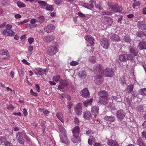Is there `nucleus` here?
<instances>
[{
    "instance_id": "a19ab883",
    "label": "nucleus",
    "mask_w": 146,
    "mask_h": 146,
    "mask_svg": "<svg viewBox=\"0 0 146 146\" xmlns=\"http://www.w3.org/2000/svg\"><path fill=\"white\" fill-rule=\"evenodd\" d=\"M37 22L40 23H42L44 21V18L43 16H40L37 19Z\"/></svg>"
},
{
    "instance_id": "79ce46f5",
    "label": "nucleus",
    "mask_w": 146,
    "mask_h": 146,
    "mask_svg": "<svg viewBox=\"0 0 146 146\" xmlns=\"http://www.w3.org/2000/svg\"><path fill=\"white\" fill-rule=\"evenodd\" d=\"M37 3L40 6L42 7H46L47 5V4L45 1L40 0H39L37 1Z\"/></svg>"
},
{
    "instance_id": "c85d7f7f",
    "label": "nucleus",
    "mask_w": 146,
    "mask_h": 146,
    "mask_svg": "<svg viewBox=\"0 0 146 146\" xmlns=\"http://www.w3.org/2000/svg\"><path fill=\"white\" fill-rule=\"evenodd\" d=\"M99 101L100 103L104 105L106 104L108 102V97L103 98H99Z\"/></svg>"
},
{
    "instance_id": "f03ea898",
    "label": "nucleus",
    "mask_w": 146,
    "mask_h": 146,
    "mask_svg": "<svg viewBox=\"0 0 146 146\" xmlns=\"http://www.w3.org/2000/svg\"><path fill=\"white\" fill-rule=\"evenodd\" d=\"M108 6L112 11L116 13H121L123 10L122 7L117 4H111L109 3Z\"/></svg>"
},
{
    "instance_id": "2eb2a0df",
    "label": "nucleus",
    "mask_w": 146,
    "mask_h": 146,
    "mask_svg": "<svg viewBox=\"0 0 146 146\" xmlns=\"http://www.w3.org/2000/svg\"><path fill=\"white\" fill-rule=\"evenodd\" d=\"M99 108L98 106H93L92 107L91 113L94 117L96 118L99 113Z\"/></svg>"
},
{
    "instance_id": "3c124183",
    "label": "nucleus",
    "mask_w": 146,
    "mask_h": 146,
    "mask_svg": "<svg viewBox=\"0 0 146 146\" xmlns=\"http://www.w3.org/2000/svg\"><path fill=\"white\" fill-rule=\"evenodd\" d=\"M60 78V76L59 75L55 76L53 77V80L55 82H58Z\"/></svg>"
},
{
    "instance_id": "4d7b16f0",
    "label": "nucleus",
    "mask_w": 146,
    "mask_h": 146,
    "mask_svg": "<svg viewBox=\"0 0 146 146\" xmlns=\"http://www.w3.org/2000/svg\"><path fill=\"white\" fill-rule=\"evenodd\" d=\"M79 64V63L75 61H72L70 62V65L71 66H75L76 65H78Z\"/></svg>"
},
{
    "instance_id": "c756f323",
    "label": "nucleus",
    "mask_w": 146,
    "mask_h": 146,
    "mask_svg": "<svg viewBox=\"0 0 146 146\" xmlns=\"http://www.w3.org/2000/svg\"><path fill=\"white\" fill-rule=\"evenodd\" d=\"M85 39L89 42L91 45L93 44L94 43V39L92 37L89 35H87L85 37Z\"/></svg>"
},
{
    "instance_id": "20e7f679",
    "label": "nucleus",
    "mask_w": 146,
    "mask_h": 146,
    "mask_svg": "<svg viewBox=\"0 0 146 146\" xmlns=\"http://www.w3.org/2000/svg\"><path fill=\"white\" fill-rule=\"evenodd\" d=\"M104 68L102 65L98 64L94 66L93 67L94 72L95 74H99L100 72V74H103Z\"/></svg>"
},
{
    "instance_id": "338daca9",
    "label": "nucleus",
    "mask_w": 146,
    "mask_h": 146,
    "mask_svg": "<svg viewBox=\"0 0 146 146\" xmlns=\"http://www.w3.org/2000/svg\"><path fill=\"white\" fill-rule=\"evenodd\" d=\"M137 110L139 111H141L144 110L143 107L141 106H139L137 108Z\"/></svg>"
},
{
    "instance_id": "9b49d317",
    "label": "nucleus",
    "mask_w": 146,
    "mask_h": 146,
    "mask_svg": "<svg viewBox=\"0 0 146 146\" xmlns=\"http://www.w3.org/2000/svg\"><path fill=\"white\" fill-rule=\"evenodd\" d=\"M103 74H100V72L99 74H97L94 76V81L95 83L98 84H100L103 81L102 78Z\"/></svg>"
},
{
    "instance_id": "774afa93",
    "label": "nucleus",
    "mask_w": 146,
    "mask_h": 146,
    "mask_svg": "<svg viewBox=\"0 0 146 146\" xmlns=\"http://www.w3.org/2000/svg\"><path fill=\"white\" fill-rule=\"evenodd\" d=\"M141 126L143 129H146V121L142 124Z\"/></svg>"
},
{
    "instance_id": "f8f14e48",
    "label": "nucleus",
    "mask_w": 146,
    "mask_h": 146,
    "mask_svg": "<svg viewBox=\"0 0 146 146\" xmlns=\"http://www.w3.org/2000/svg\"><path fill=\"white\" fill-rule=\"evenodd\" d=\"M82 106L80 103H78L75 108V111L76 113L78 115H81L82 110Z\"/></svg>"
},
{
    "instance_id": "f3484780",
    "label": "nucleus",
    "mask_w": 146,
    "mask_h": 146,
    "mask_svg": "<svg viewBox=\"0 0 146 146\" xmlns=\"http://www.w3.org/2000/svg\"><path fill=\"white\" fill-rule=\"evenodd\" d=\"M54 29V26L53 25H50L47 26L44 28V30L45 32L50 33L53 32Z\"/></svg>"
},
{
    "instance_id": "c03bdc74",
    "label": "nucleus",
    "mask_w": 146,
    "mask_h": 146,
    "mask_svg": "<svg viewBox=\"0 0 146 146\" xmlns=\"http://www.w3.org/2000/svg\"><path fill=\"white\" fill-rule=\"evenodd\" d=\"M133 2L134 3L133 4L132 6L134 9H135L136 7L139 6L141 4L140 2L139 1H137L136 0Z\"/></svg>"
},
{
    "instance_id": "f257e3e1",
    "label": "nucleus",
    "mask_w": 146,
    "mask_h": 146,
    "mask_svg": "<svg viewBox=\"0 0 146 146\" xmlns=\"http://www.w3.org/2000/svg\"><path fill=\"white\" fill-rule=\"evenodd\" d=\"M119 59L121 62H125L128 60L131 62H135L134 58L131 54H122L119 55Z\"/></svg>"
},
{
    "instance_id": "8fccbe9b",
    "label": "nucleus",
    "mask_w": 146,
    "mask_h": 146,
    "mask_svg": "<svg viewBox=\"0 0 146 146\" xmlns=\"http://www.w3.org/2000/svg\"><path fill=\"white\" fill-rule=\"evenodd\" d=\"M62 1L63 0H56L54 2L57 5L59 6L60 5V4H62Z\"/></svg>"
},
{
    "instance_id": "ddd939ff",
    "label": "nucleus",
    "mask_w": 146,
    "mask_h": 146,
    "mask_svg": "<svg viewBox=\"0 0 146 146\" xmlns=\"http://www.w3.org/2000/svg\"><path fill=\"white\" fill-rule=\"evenodd\" d=\"M102 20L104 23L108 24L109 25H111L113 23L112 19L110 17L106 16H102Z\"/></svg>"
},
{
    "instance_id": "a18cd8bd",
    "label": "nucleus",
    "mask_w": 146,
    "mask_h": 146,
    "mask_svg": "<svg viewBox=\"0 0 146 146\" xmlns=\"http://www.w3.org/2000/svg\"><path fill=\"white\" fill-rule=\"evenodd\" d=\"M17 4L18 7L19 8L24 7H25V5L21 2L18 1L17 3Z\"/></svg>"
},
{
    "instance_id": "0eeeda50",
    "label": "nucleus",
    "mask_w": 146,
    "mask_h": 146,
    "mask_svg": "<svg viewBox=\"0 0 146 146\" xmlns=\"http://www.w3.org/2000/svg\"><path fill=\"white\" fill-rule=\"evenodd\" d=\"M23 133L20 131L17 132L16 134V139L19 143L23 144L25 143V140L23 138Z\"/></svg>"
},
{
    "instance_id": "052dcab7",
    "label": "nucleus",
    "mask_w": 146,
    "mask_h": 146,
    "mask_svg": "<svg viewBox=\"0 0 146 146\" xmlns=\"http://www.w3.org/2000/svg\"><path fill=\"white\" fill-rule=\"evenodd\" d=\"M7 108L10 110H12L14 108V107L11 104H9L7 106Z\"/></svg>"
},
{
    "instance_id": "69168bd1",
    "label": "nucleus",
    "mask_w": 146,
    "mask_h": 146,
    "mask_svg": "<svg viewBox=\"0 0 146 146\" xmlns=\"http://www.w3.org/2000/svg\"><path fill=\"white\" fill-rule=\"evenodd\" d=\"M22 62L26 65H29L30 64V63L28 62L27 60L25 59H23L22 60Z\"/></svg>"
},
{
    "instance_id": "5701e85b",
    "label": "nucleus",
    "mask_w": 146,
    "mask_h": 146,
    "mask_svg": "<svg viewBox=\"0 0 146 146\" xmlns=\"http://www.w3.org/2000/svg\"><path fill=\"white\" fill-rule=\"evenodd\" d=\"M0 140L1 141L2 143H3L5 146H12V144L6 140V138L5 137H1Z\"/></svg>"
},
{
    "instance_id": "393cba45",
    "label": "nucleus",
    "mask_w": 146,
    "mask_h": 146,
    "mask_svg": "<svg viewBox=\"0 0 146 146\" xmlns=\"http://www.w3.org/2000/svg\"><path fill=\"white\" fill-rule=\"evenodd\" d=\"M3 33L6 36H13L15 35V33L12 30H5L3 31Z\"/></svg>"
},
{
    "instance_id": "c9c22d12",
    "label": "nucleus",
    "mask_w": 146,
    "mask_h": 146,
    "mask_svg": "<svg viewBox=\"0 0 146 146\" xmlns=\"http://www.w3.org/2000/svg\"><path fill=\"white\" fill-rule=\"evenodd\" d=\"M78 75L79 77L82 79H84L86 76V72L84 71H80Z\"/></svg>"
},
{
    "instance_id": "39448f33",
    "label": "nucleus",
    "mask_w": 146,
    "mask_h": 146,
    "mask_svg": "<svg viewBox=\"0 0 146 146\" xmlns=\"http://www.w3.org/2000/svg\"><path fill=\"white\" fill-rule=\"evenodd\" d=\"M114 74V72L111 68H107L104 70L103 72V75L105 76L111 77Z\"/></svg>"
},
{
    "instance_id": "473e14b6",
    "label": "nucleus",
    "mask_w": 146,
    "mask_h": 146,
    "mask_svg": "<svg viewBox=\"0 0 146 146\" xmlns=\"http://www.w3.org/2000/svg\"><path fill=\"white\" fill-rule=\"evenodd\" d=\"M99 98H104L105 97H108V94L107 92L105 91H101L98 93Z\"/></svg>"
},
{
    "instance_id": "5fc2aeb1",
    "label": "nucleus",
    "mask_w": 146,
    "mask_h": 146,
    "mask_svg": "<svg viewBox=\"0 0 146 146\" xmlns=\"http://www.w3.org/2000/svg\"><path fill=\"white\" fill-rule=\"evenodd\" d=\"M141 135L142 138H145L146 140V131L145 130L141 132Z\"/></svg>"
},
{
    "instance_id": "f704fd0d",
    "label": "nucleus",
    "mask_w": 146,
    "mask_h": 146,
    "mask_svg": "<svg viewBox=\"0 0 146 146\" xmlns=\"http://www.w3.org/2000/svg\"><path fill=\"white\" fill-rule=\"evenodd\" d=\"M83 7L88 9L92 10L94 6L93 3L91 2L89 4L85 3L83 5Z\"/></svg>"
},
{
    "instance_id": "cd10ccee",
    "label": "nucleus",
    "mask_w": 146,
    "mask_h": 146,
    "mask_svg": "<svg viewBox=\"0 0 146 146\" xmlns=\"http://www.w3.org/2000/svg\"><path fill=\"white\" fill-rule=\"evenodd\" d=\"M110 38L111 40L115 42H118L120 40L119 36L116 34H112L110 36Z\"/></svg>"
},
{
    "instance_id": "dca6fc26",
    "label": "nucleus",
    "mask_w": 146,
    "mask_h": 146,
    "mask_svg": "<svg viewBox=\"0 0 146 146\" xmlns=\"http://www.w3.org/2000/svg\"><path fill=\"white\" fill-rule=\"evenodd\" d=\"M80 93L81 95L84 98H89L90 97L89 91L87 88H85L81 90Z\"/></svg>"
},
{
    "instance_id": "bb28decb",
    "label": "nucleus",
    "mask_w": 146,
    "mask_h": 146,
    "mask_svg": "<svg viewBox=\"0 0 146 146\" xmlns=\"http://www.w3.org/2000/svg\"><path fill=\"white\" fill-rule=\"evenodd\" d=\"M107 143L109 146H119L118 143L112 139H109Z\"/></svg>"
},
{
    "instance_id": "1a4fd4ad",
    "label": "nucleus",
    "mask_w": 146,
    "mask_h": 146,
    "mask_svg": "<svg viewBox=\"0 0 146 146\" xmlns=\"http://www.w3.org/2000/svg\"><path fill=\"white\" fill-rule=\"evenodd\" d=\"M34 70L35 74H39L40 75H42L44 74L46 75V73L47 71L46 69H42L41 68H35Z\"/></svg>"
},
{
    "instance_id": "2f4dec72",
    "label": "nucleus",
    "mask_w": 146,
    "mask_h": 146,
    "mask_svg": "<svg viewBox=\"0 0 146 146\" xmlns=\"http://www.w3.org/2000/svg\"><path fill=\"white\" fill-rule=\"evenodd\" d=\"M129 52L134 56H136L138 55V52L137 50H135L133 47H129Z\"/></svg>"
},
{
    "instance_id": "e2e57ef3",
    "label": "nucleus",
    "mask_w": 146,
    "mask_h": 146,
    "mask_svg": "<svg viewBox=\"0 0 146 146\" xmlns=\"http://www.w3.org/2000/svg\"><path fill=\"white\" fill-rule=\"evenodd\" d=\"M78 15L80 17L83 18V17H86L85 15L81 12H78Z\"/></svg>"
},
{
    "instance_id": "864d4df0",
    "label": "nucleus",
    "mask_w": 146,
    "mask_h": 146,
    "mask_svg": "<svg viewBox=\"0 0 146 146\" xmlns=\"http://www.w3.org/2000/svg\"><path fill=\"white\" fill-rule=\"evenodd\" d=\"M6 29L5 30H11V29L12 28V26L11 25L7 24L5 26Z\"/></svg>"
},
{
    "instance_id": "6e6d98bb",
    "label": "nucleus",
    "mask_w": 146,
    "mask_h": 146,
    "mask_svg": "<svg viewBox=\"0 0 146 146\" xmlns=\"http://www.w3.org/2000/svg\"><path fill=\"white\" fill-rule=\"evenodd\" d=\"M111 12H102L101 14L103 15H110L111 14Z\"/></svg>"
},
{
    "instance_id": "49530a36",
    "label": "nucleus",
    "mask_w": 146,
    "mask_h": 146,
    "mask_svg": "<svg viewBox=\"0 0 146 146\" xmlns=\"http://www.w3.org/2000/svg\"><path fill=\"white\" fill-rule=\"evenodd\" d=\"M46 7L45 8V9L46 10L52 11L54 9L52 5H49L48 4H47V5L46 6Z\"/></svg>"
},
{
    "instance_id": "4468645a",
    "label": "nucleus",
    "mask_w": 146,
    "mask_h": 146,
    "mask_svg": "<svg viewBox=\"0 0 146 146\" xmlns=\"http://www.w3.org/2000/svg\"><path fill=\"white\" fill-rule=\"evenodd\" d=\"M125 112L123 110H120L117 111L116 116L120 120H121L125 117Z\"/></svg>"
},
{
    "instance_id": "7ed1b4c3",
    "label": "nucleus",
    "mask_w": 146,
    "mask_h": 146,
    "mask_svg": "<svg viewBox=\"0 0 146 146\" xmlns=\"http://www.w3.org/2000/svg\"><path fill=\"white\" fill-rule=\"evenodd\" d=\"M62 128H63L62 131H61L62 132L61 134L60 135V139L62 142L68 145L70 143V142L67 137L66 131L63 127Z\"/></svg>"
},
{
    "instance_id": "13d9d810",
    "label": "nucleus",
    "mask_w": 146,
    "mask_h": 146,
    "mask_svg": "<svg viewBox=\"0 0 146 146\" xmlns=\"http://www.w3.org/2000/svg\"><path fill=\"white\" fill-rule=\"evenodd\" d=\"M68 109H70L73 106V104L71 102L69 101L68 102Z\"/></svg>"
},
{
    "instance_id": "0e129e2a",
    "label": "nucleus",
    "mask_w": 146,
    "mask_h": 146,
    "mask_svg": "<svg viewBox=\"0 0 146 146\" xmlns=\"http://www.w3.org/2000/svg\"><path fill=\"white\" fill-rule=\"evenodd\" d=\"M36 22H37V20L35 19H31L30 21L32 25L34 24Z\"/></svg>"
},
{
    "instance_id": "423d86ee",
    "label": "nucleus",
    "mask_w": 146,
    "mask_h": 146,
    "mask_svg": "<svg viewBox=\"0 0 146 146\" xmlns=\"http://www.w3.org/2000/svg\"><path fill=\"white\" fill-rule=\"evenodd\" d=\"M138 28L143 31H146V22L144 21H138L137 23Z\"/></svg>"
},
{
    "instance_id": "aec40b11",
    "label": "nucleus",
    "mask_w": 146,
    "mask_h": 146,
    "mask_svg": "<svg viewBox=\"0 0 146 146\" xmlns=\"http://www.w3.org/2000/svg\"><path fill=\"white\" fill-rule=\"evenodd\" d=\"M83 117L85 119L88 120L91 119L92 118L91 113L87 110L84 112Z\"/></svg>"
},
{
    "instance_id": "680f3d73",
    "label": "nucleus",
    "mask_w": 146,
    "mask_h": 146,
    "mask_svg": "<svg viewBox=\"0 0 146 146\" xmlns=\"http://www.w3.org/2000/svg\"><path fill=\"white\" fill-rule=\"evenodd\" d=\"M29 21L28 19H25L23 21H20L18 23L19 24H23V23H27Z\"/></svg>"
},
{
    "instance_id": "4c0bfd02",
    "label": "nucleus",
    "mask_w": 146,
    "mask_h": 146,
    "mask_svg": "<svg viewBox=\"0 0 146 146\" xmlns=\"http://www.w3.org/2000/svg\"><path fill=\"white\" fill-rule=\"evenodd\" d=\"M56 116L58 118L62 123L64 122V120L63 119V115L62 113H58L56 114Z\"/></svg>"
},
{
    "instance_id": "6ab92c4d",
    "label": "nucleus",
    "mask_w": 146,
    "mask_h": 146,
    "mask_svg": "<svg viewBox=\"0 0 146 146\" xmlns=\"http://www.w3.org/2000/svg\"><path fill=\"white\" fill-rule=\"evenodd\" d=\"M138 48L140 50L146 49V42L141 40L139 42Z\"/></svg>"
},
{
    "instance_id": "7c9ffc66",
    "label": "nucleus",
    "mask_w": 146,
    "mask_h": 146,
    "mask_svg": "<svg viewBox=\"0 0 146 146\" xmlns=\"http://www.w3.org/2000/svg\"><path fill=\"white\" fill-rule=\"evenodd\" d=\"M54 38L55 37L53 35H48L44 38V39L47 42H50L54 40Z\"/></svg>"
},
{
    "instance_id": "a878e982",
    "label": "nucleus",
    "mask_w": 146,
    "mask_h": 146,
    "mask_svg": "<svg viewBox=\"0 0 146 146\" xmlns=\"http://www.w3.org/2000/svg\"><path fill=\"white\" fill-rule=\"evenodd\" d=\"M104 119L110 122H113L115 120V117L113 116H107L104 117Z\"/></svg>"
},
{
    "instance_id": "37998d69",
    "label": "nucleus",
    "mask_w": 146,
    "mask_h": 146,
    "mask_svg": "<svg viewBox=\"0 0 146 146\" xmlns=\"http://www.w3.org/2000/svg\"><path fill=\"white\" fill-rule=\"evenodd\" d=\"M139 93L142 95H146V88L142 89L139 90Z\"/></svg>"
},
{
    "instance_id": "58836bf2",
    "label": "nucleus",
    "mask_w": 146,
    "mask_h": 146,
    "mask_svg": "<svg viewBox=\"0 0 146 146\" xmlns=\"http://www.w3.org/2000/svg\"><path fill=\"white\" fill-rule=\"evenodd\" d=\"M133 88V84H130L127 86L126 90L128 92V93H130L132 92Z\"/></svg>"
},
{
    "instance_id": "412c9836",
    "label": "nucleus",
    "mask_w": 146,
    "mask_h": 146,
    "mask_svg": "<svg viewBox=\"0 0 146 146\" xmlns=\"http://www.w3.org/2000/svg\"><path fill=\"white\" fill-rule=\"evenodd\" d=\"M60 85H59L58 88L61 90L64 89V87L67 86L68 85V82L65 80H62L60 82Z\"/></svg>"
},
{
    "instance_id": "9d476101",
    "label": "nucleus",
    "mask_w": 146,
    "mask_h": 146,
    "mask_svg": "<svg viewBox=\"0 0 146 146\" xmlns=\"http://www.w3.org/2000/svg\"><path fill=\"white\" fill-rule=\"evenodd\" d=\"M101 45L103 48L105 49H108L110 45L109 40L106 38H102L101 41Z\"/></svg>"
},
{
    "instance_id": "6e6552de",
    "label": "nucleus",
    "mask_w": 146,
    "mask_h": 146,
    "mask_svg": "<svg viewBox=\"0 0 146 146\" xmlns=\"http://www.w3.org/2000/svg\"><path fill=\"white\" fill-rule=\"evenodd\" d=\"M58 51L57 48L54 46H50L48 48L47 52L50 55H53Z\"/></svg>"
},
{
    "instance_id": "ea45409f",
    "label": "nucleus",
    "mask_w": 146,
    "mask_h": 146,
    "mask_svg": "<svg viewBox=\"0 0 146 146\" xmlns=\"http://www.w3.org/2000/svg\"><path fill=\"white\" fill-rule=\"evenodd\" d=\"M0 55H8V51L7 50L5 49L2 50L0 51Z\"/></svg>"
},
{
    "instance_id": "a211bd4d",
    "label": "nucleus",
    "mask_w": 146,
    "mask_h": 146,
    "mask_svg": "<svg viewBox=\"0 0 146 146\" xmlns=\"http://www.w3.org/2000/svg\"><path fill=\"white\" fill-rule=\"evenodd\" d=\"M71 141L74 143H80L81 140L79 135H73V136L71 138Z\"/></svg>"
},
{
    "instance_id": "72a5a7b5",
    "label": "nucleus",
    "mask_w": 146,
    "mask_h": 146,
    "mask_svg": "<svg viewBox=\"0 0 146 146\" xmlns=\"http://www.w3.org/2000/svg\"><path fill=\"white\" fill-rule=\"evenodd\" d=\"M80 128L79 126H76L74 127L72 130L73 135H79Z\"/></svg>"
},
{
    "instance_id": "de8ad7c7",
    "label": "nucleus",
    "mask_w": 146,
    "mask_h": 146,
    "mask_svg": "<svg viewBox=\"0 0 146 146\" xmlns=\"http://www.w3.org/2000/svg\"><path fill=\"white\" fill-rule=\"evenodd\" d=\"M126 102L127 105L128 106H130L131 105V99L128 97L126 98Z\"/></svg>"
},
{
    "instance_id": "09e8293b",
    "label": "nucleus",
    "mask_w": 146,
    "mask_h": 146,
    "mask_svg": "<svg viewBox=\"0 0 146 146\" xmlns=\"http://www.w3.org/2000/svg\"><path fill=\"white\" fill-rule=\"evenodd\" d=\"M94 134V133L91 129H89L86 131V134L88 136L92 135Z\"/></svg>"
},
{
    "instance_id": "b1692460",
    "label": "nucleus",
    "mask_w": 146,
    "mask_h": 146,
    "mask_svg": "<svg viewBox=\"0 0 146 146\" xmlns=\"http://www.w3.org/2000/svg\"><path fill=\"white\" fill-rule=\"evenodd\" d=\"M93 100L92 98H90L84 101L83 102L84 106L85 107H87L91 105L93 101Z\"/></svg>"
},
{
    "instance_id": "bf43d9fd",
    "label": "nucleus",
    "mask_w": 146,
    "mask_h": 146,
    "mask_svg": "<svg viewBox=\"0 0 146 146\" xmlns=\"http://www.w3.org/2000/svg\"><path fill=\"white\" fill-rule=\"evenodd\" d=\"M28 40L29 43L30 44H31L34 41V39L33 38L30 37L28 38Z\"/></svg>"
},
{
    "instance_id": "603ef678",
    "label": "nucleus",
    "mask_w": 146,
    "mask_h": 146,
    "mask_svg": "<svg viewBox=\"0 0 146 146\" xmlns=\"http://www.w3.org/2000/svg\"><path fill=\"white\" fill-rule=\"evenodd\" d=\"M113 100H115L117 102H120L121 100L119 96H113Z\"/></svg>"
},
{
    "instance_id": "e433bc0d",
    "label": "nucleus",
    "mask_w": 146,
    "mask_h": 146,
    "mask_svg": "<svg viewBox=\"0 0 146 146\" xmlns=\"http://www.w3.org/2000/svg\"><path fill=\"white\" fill-rule=\"evenodd\" d=\"M137 144L139 146H146L145 143H144L143 140L139 138L138 139L137 141Z\"/></svg>"
},
{
    "instance_id": "4be33fe9",
    "label": "nucleus",
    "mask_w": 146,
    "mask_h": 146,
    "mask_svg": "<svg viewBox=\"0 0 146 146\" xmlns=\"http://www.w3.org/2000/svg\"><path fill=\"white\" fill-rule=\"evenodd\" d=\"M136 36L143 39L146 38V35L145 34L143 31H139L137 32Z\"/></svg>"
}]
</instances>
